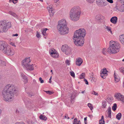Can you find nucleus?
I'll return each instance as SVG.
<instances>
[{
	"label": "nucleus",
	"instance_id": "aec40b11",
	"mask_svg": "<svg viewBox=\"0 0 124 124\" xmlns=\"http://www.w3.org/2000/svg\"><path fill=\"white\" fill-rule=\"evenodd\" d=\"M103 16L101 15H98L95 17V19L99 21L101 20L103 18Z\"/></svg>",
	"mask_w": 124,
	"mask_h": 124
},
{
	"label": "nucleus",
	"instance_id": "2f4dec72",
	"mask_svg": "<svg viewBox=\"0 0 124 124\" xmlns=\"http://www.w3.org/2000/svg\"><path fill=\"white\" fill-rule=\"evenodd\" d=\"M117 108V105L116 103L114 104L113 106L112 107V109L114 111H115Z\"/></svg>",
	"mask_w": 124,
	"mask_h": 124
},
{
	"label": "nucleus",
	"instance_id": "a19ab883",
	"mask_svg": "<svg viewBox=\"0 0 124 124\" xmlns=\"http://www.w3.org/2000/svg\"><path fill=\"white\" fill-rule=\"evenodd\" d=\"M70 60H68L67 59L66 62H65V63L66 64L69 65L70 64Z\"/></svg>",
	"mask_w": 124,
	"mask_h": 124
},
{
	"label": "nucleus",
	"instance_id": "473e14b6",
	"mask_svg": "<svg viewBox=\"0 0 124 124\" xmlns=\"http://www.w3.org/2000/svg\"><path fill=\"white\" fill-rule=\"evenodd\" d=\"M85 73H83L80 75V79L84 78L85 76Z\"/></svg>",
	"mask_w": 124,
	"mask_h": 124
},
{
	"label": "nucleus",
	"instance_id": "6ab92c4d",
	"mask_svg": "<svg viewBox=\"0 0 124 124\" xmlns=\"http://www.w3.org/2000/svg\"><path fill=\"white\" fill-rule=\"evenodd\" d=\"M119 38V40L121 43L124 45V34L120 35Z\"/></svg>",
	"mask_w": 124,
	"mask_h": 124
},
{
	"label": "nucleus",
	"instance_id": "c9c22d12",
	"mask_svg": "<svg viewBox=\"0 0 124 124\" xmlns=\"http://www.w3.org/2000/svg\"><path fill=\"white\" fill-rule=\"evenodd\" d=\"M18 1V0H9V2H12L14 4H16Z\"/></svg>",
	"mask_w": 124,
	"mask_h": 124
},
{
	"label": "nucleus",
	"instance_id": "8fccbe9b",
	"mask_svg": "<svg viewBox=\"0 0 124 124\" xmlns=\"http://www.w3.org/2000/svg\"><path fill=\"white\" fill-rule=\"evenodd\" d=\"M108 2L111 3H113V0H106Z\"/></svg>",
	"mask_w": 124,
	"mask_h": 124
},
{
	"label": "nucleus",
	"instance_id": "3c124183",
	"mask_svg": "<svg viewBox=\"0 0 124 124\" xmlns=\"http://www.w3.org/2000/svg\"><path fill=\"white\" fill-rule=\"evenodd\" d=\"M28 95L31 97L34 95L33 93H28Z\"/></svg>",
	"mask_w": 124,
	"mask_h": 124
},
{
	"label": "nucleus",
	"instance_id": "bf43d9fd",
	"mask_svg": "<svg viewBox=\"0 0 124 124\" xmlns=\"http://www.w3.org/2000/svg\"><path fill=\"white\" fill-rule=\"evenodd\" d=\"M59 0H54V2L55 3H57L58 2Z\"/></svg>",
	"mask_w": 124,
	"mask_h": 124
},
{
	"label": "nucleus",
	"instance_id": "58836bf2",
	"mask_svg": "<svg viewBox=\"0 0 124 124\" xmlns=\"http://www.w3.org/2000/svg\"><path fill=\"white\" fill-rule=\"evenodd\" d=\"M88 106L90 108L91 110H92L93 108V106L92 104L91 103H89L88 104Z\"/></svg>",
	"mask_w": 124,
	"mask_h": 124
},
{
	"label": "nucleus",
	"instance_id": "a878e982",
	"mask_svg": "<svg viewBox=\"0 0 124 124\" xmlns=\"http://www.w3.org/2000/svg\"><path fill=\"white\" fill-rule=\"evenodd\" d=\"M107 52H108V50L106 48H104L102 51V54L104 55H106L107 54Z\"/></svg>",
	"mask_w": 124,
	"mask_h": 124
},
{
	"label": "nucleus",
	"instance_id": "0e129e2a",
	"mask_svg": "<svg viewBox=\"0 0 124 124\" xmlns=\"http://www.w3.org/2000/svg\"><path fill=\"white\" fill-rule=\"evenodd\" d=\"M52 78V76H51L49 79V80H51V79Z\"/></svg>",
	"mask_w": 124,
	"mask_h": 124
},
{
	"label": "nucleus",
	"instance_id": "f03ea898",
	"mask_svg": "<svg viewBox=\"0 0 124 124\" xmlns=\"http://www.w3.org/2000/svg\"><path fill=\"white\" fill-rule=\"evenodd\" d=\"M81 13V9L79 7L75 6L73 7L69 13L70 19L73 22L78 21L79 19Z\"/></svg>",
	"mask_w": 124,
	"mask_h": 124
},
{
	"label": "nucleus",
	"instance_id": "cd10ccee",
	"mask_svg": "<svg viewBox=\"0 0 124 124\" xmlns=\"http://www.w3.org/2000/svg\"><path fill=\"white\" fill-rule=\"evenodd\" d=\"M104 26V28L105 29H107V31H110L111 33L112 34V31L111 30V28L110 27L108 26H107L106 25Z\"/></svg>",
	"mask_w": 124,
	"mask_h": 124
},
{
	"label": "nucleus",
	"instance_id": "0eeeda50",
	"mask_svg": "<svg viewBox=\"0 0 124 124\" xmlns=\"http://www.w3.org/2000/svg\"><path fill=\"white\" fill-rule=\"evenodd\" d=\"M31 60L30 57L25 58L22 61V65L24 69L28 70H32L34 69L33 65L30 64Z\"/></svg>",
	"mask_w": 124,
	"mask_h": 124
},
{
	"label": "nucleus",
	"instance_id": "423d86ee",
	"mask_svg": "<svg viewBox=\"0 0 124 124\" xmlns=\"http://www.w3.org/2000/svg\"><path fill=\"white\" fill-rule=\"evenodd\" d=\"M19 92V90L16 86L10 84L7 85L3 91V93H16Z\"/></svg>",
	"mask_w": 124,
	"mask_h": 124
},
{
	"label": "nucleus",
	"instance_id": "09e8293b",
	"mask_svg": "<svg viewBox=\"0 0 124 124\" xmlns=\"http://www.w3.org/2000/svg\"><path fill=\"white\" fill-rule=\"evenodd\" d=\"M84 81L85 82V84L86 85L88 84V83L87 80L85 79H84Z\"/></svg>",
	"mask_w": 124,
	"mask_h": 124
},
{
	"label": "nucleus",
	"instance_id": "de8ad7c7",
	"mask_svg": "<svg viewBox=\"0 0 124 124\" xmlns=\"http://www.w3.org/2000/svg\"><path fill=\"white\" fill-rule=\"evenodd\" d=\"M87 2L90 3H92L94 0H86Z\"/></svg>",
	"mask_w": 124,
	"mask_h": 124
},
{
	"label": "nucleus",
	"instance_id": "ea45409f",
	"mask_svg": "<svg viewBox=\"0 0 124 124\" xmlns=\"http://www.w3.org/2000/svg\"><path fill=\"white\" fill-rule=\"evenodd\" d=\"M73 124H79L77 118H75L74 120Z\"/></svg>",
	"mask_w": 124,
	"mask_h": 124
},
{
	"label": "nucleus",
	"instance_id": "e433bc0d",
	"mask_svg": "<svg viewBox=\"0 0 124 124\" xmlns=\"http://www.w3.org/2000/svg\"><path fill=\"white\" fill-rule=\"evenodd\" d=\"M70 74L71 76L73 77L74 78L75 77V73L73 71L71 70L70 72Z\"/></svg>",
	"mask_w": 124,
	"mask_h": 124
},
{
	"label": "nucleus",
	"instance_id": "680f3d73",
	"mask_svg": "<svg viewBox=\"0 0 124 124\" xmlns=\"http://www.w3.org/2000/svg\"><path fill=\"white\" fill-rule=\"evenodd\" d=\"M95 95H98V93H93Z\"/></svg>",
	"mask_w": 124,
	"mask_h": 124
},
{
	"label": "nucleus",
	"instance_id": "c03bdc74",
	"mask_svg": "<svg viewBox=\"0 0 124 124\" xmlns=\"http://www.w3.org/2000/svg\"><path fill=\"white\" fill-rule=\"evenodd\" d=\"M43 91L44 92H46V93H54V92L53 91H45L44 90H43Z\"/></svg>",
	"mask_w": 124,
	"mask_h": 124
},
{
	"label": "nucleus",
	"instance_id": "f704fd0d",
	"mask_svg": "<svg viewBox=\"0 0 124 124\" xmlns=\"http://www.w3.org/2000/svg\"><path fill=\"white\" fill-rule=\"evenodd\" d=\"M75 97V93H72L71 96V100H73Z\"/></svg>",
	"mask_w": 124,
	"mask_h": 124
},
{
	"label": "nucleus",
	"instance_id": "4468645a",
	"mask_svg": "<svg viewBox=\"0 0 124 124\" xmlns=\"http://www.w3.org/2000/svg\"><path fill=\"white\" fill-rule=\"evenodd\" d=\"M47 9L49 11L50 16H53L54 13V11L53 10L52 7L50 6H49L47 7Z\"/></svg>",
	"mask_w": 124,
	"mask_h": 124
},
{
	"label": "nucleus",
	"instance_id": "4be33fe9",
	"mask_svg": "<svg viewBox=\"0 0 124 124\" xmlns=\"http://www.w3.org/2000/svg\"><path fill=\"white\" fill-rule=\"evenodd\" d=\"M101 71L102 72V73L104 74L103 76H105L106 75H107L108 74L107 72L108 71L107 70L106 68L102 69Z\"/></svg>",
	"mask_w": 124,
	"mask_h": 124
},
{
	"label": "nucleus",
	"instance_id": "393cba45",
	"mask_svg": "<svg viewBox=\"0 0 124 124\" xmlns=\"http://www.w3.org/2000/svg\"><path fill=\"white\" fill-rule=\"evenodd\" d=\"M39 118L41 119L44 120H46L47 118L45 116L41 115L39 117Z\"/></svg>",
	"mask_w": 124,
	"mask_h": 124
},
{
	"label": "nucleus",
	"instance_id": "f257e3e1",
	"mask_svg": "<svg viewBox=\"0 0 124 124\" xmlns=\"http://www.w3.org/2000/svg\"><path fill=\"white\" fill-rule=\"evenodd\" d=\"M85 29L80 28L76 30L73 36V42L77 46H82L84 43V37L86 34Z\"/></svg>",
	"mask_w": 124,
	"mask_h": 124
},
{
	"label": "nucleus",
	"instance_id": "5701e85b",
	"mask_svg": "<svg viewBox=\"0 0 124 124\" xmlns=\"http://www.w3.org/2000/svg\"><path fill=\"white\" fill-rule=\"evenodd\" d=\"M114 80L115 82H118L119 81L120 78L119 77L117 76L115 74V73L114 74Z\"/></svg>",
	"mask_w": 124,
	"mask_h": 124
},
{
	"label": "nucleus",
	"instance_id": "e2e57ef3",
	"mask_svg": "<svg viewBox=\"0 0 124 124\" xmlns=\"http://www.w3.org/2000/svg\"><path fill=\"white\" fill-rule=\"evenodd\" d=\"M84 120L85 121H86L87 120V118H86V117H85L84 118Z\"/></svg>",
	"mask_w": 124,
	"mask_h": 124
},
{
	"label": "nucleus",
	"instance_id": "37998d69",
	"mask_svg": "<svg viewBox=\"0 0 124 124\" xmlns=\"http://www.w3.org/2000/svg\"><path fill=\"white\" fill-rule=\"evenodd\" d=\"M39 80L40 81V82L41 83H42L44 82V80H43L42 78L40 77L39 78Z\"/></svg>",
	"mask_w": 124,
	"mask_h": 124
},
{
	"label": "nucleus",
	"instance_id": "6e6552de",
	"mask_svg": "<svg viewBox=\"0 0 124 124\" xmlns=\"http://www.w3.org/2000/svg\"><path fill=\"white\" fill-rule=\"evenodd\" d=\"M11 27V22H8L7 23L5 21H0V33L6 32L8 29Z\"/></svg>",
	"mask_w": 124,
	"mask_h": 124
},
{
	"label": "nucleus",
	"instance_id": "f3484780",
	"mask_svg": "<svg viewBox=\"0 0 124 124\" xmlns=\"http://www.w3.org/2000/svg\"><path fill=\"white\" fill-rule=\"evenodd\" d=\"M21 76L23 79L24 80V82L25 84L28 82V79L27 77L23 73L21 74Z\"/></svg>",
	"mask_w": 124,
	"mask_h": 124
},
{
	"label": "nucleus",
	"instance_id": "4c0bfd02",
	"mask_svg": "<svg viewBox=\"0 0 124 124\" xmlns=\"http://www.w3.org/2000/svg\"><path fill=\"white\" fill-rule=\"evenodd\" d=\"M119 70L120 71L124 74V68L122 67L120 68Z\"/></svg>",
	"mask_w": 124,
	"mask_h": 124
},
{
	"label": "nucleus",
	"instance_id": "5fc2aeb1",
	"mask_svg": "<svg viewBox=\"0 0 124 124\" xmlns=\"http://www.w3.org/2000/svg\"><path fill=\"white\" fill-rule=\"evenodd\" d=\"M108 113H110L111 112V109L110 108H108Z\"/></svg>",
	"mask_w": 124,
	"mask_h": 124
},
{
	"label": "nucleus",
	"instance_id": "79ce46f5",
	"mask_svg": "<svg viewBox=\"0 0 124 124\" xmlns=\"http://www.w3.org/2000/svg\"><path fill=\"white\" fill-rule=\"evenodd\" d=\"M36 32V36L38 38H40V35L39 34V33L38 31H37Z\"/></svg>",
	"mask_w": 124,
	"mask_h": 124
},
{
	"label": "nucleus",
	"instance_id": "49530a36",
	"mask_svg": "<svg viewBox=\"0 0 124 124\" xmlns=\"http://www.w3.org/2000/svg\"><path fill=\"white\" fill-rule=\"evenodd\" d=\"M103 75L104 74L101 72V73L100 76L102 78L104 79L106 77H105V76H103Z\"/></svg>",
	"mask_w": 124,
	"mask_h": 124
},
{
	"label": "nucleus",
	"instance_id": "7ed1b4c3",
	"mask_svg": "<svg viewBox=\"0 0 124 124\" xmlns=\"http://www.w3.org/2000/svg\"><path fill=\"white\" fill-rule=\"evenodd\" d=\"M57 28L59 33L61 34H65L69 32V28L67 26V23L64 19L59 21L58 22Z\"/></svg>",
	"mask_w": 124,
	"mask_h": 124
},
{
	"label": "nucleus",
	"instance_id": "774afa93",
	"mask_svg": "<svg viewBox=\"0 0 124 124\" xmlns=\"http://www.w3.org/2000/svg\"><path fill=\"white\" fill-rule=\"evenodd\" d=\"M85 91H82L81 92V93H84V92H85Z\"/></svg>",
	"mask_w": 124,
	"mask_h": 124
},
{
	"label": "nucleus",
	"instance_id": "bb28decb",
	"mask_svg": "<svg viewBox=\"0 0 124 124\" xmlns=\"http://www.w3.org/2000/svg\"><path fill=\"white\" fill-rule=\"evenodd\" d=\"M105 122L104 120V116H102L101 119L99 120V124H104Z\"/></svg>",
	"mask_w": 124,
	"mask_h": 124
},
{
	"label": "nucleus",
	"instance_id": "9b49d317",
	"mask_svg": "<svg viewBox=\"0 0 124 124\" xmlns=\"http://www.w3.org/2000/svg\"><path fill=\"white\" fill-rule=\"evenodd\" d=\"M97 4L100 7H103L107 4V2L104 0H96Z\"/></svg>",
	"mask_w": 124,
	"mask_h": 124
},
{
	"label": "nucleus",
	"instance_id": "a18cd8bd",
	"mask_svg": "<svg viewBox=\"0 0 124 124\" xmlns=\"http://www.w3.org/2000/svg\"><path fill=\"white\" fill-rule=\"evenodd\" d=\"M90 79L91 80V81L92 82H93L94 81V78L92 77H91L90 78Z\"/></svg>",
	"mask_w": 124,
	"mask_h": 124
},
{
	"label": "nucleus",
	"instance_id": "13d9d810",
	"mask_svg": "<svg viewBox=\"0 0 124 124\" xmlns=\"http://www.w3.org/2000/svg\"><path fill=\"white\" fill-rule=\"evenodd\" d=\"M64 118H67V119H69L70 118L68 116H64Z\"/></svg>",
	"mask_w": 124,
	"mask_h": 124
},
{
	"label": "nucleus",
	"instance_id": "4d7b16f0",
	"mask_svg": "<svg viewBox=\"0 0 124 124\" xmlns=\"http://www.w3.org/2000/svg\"><path fill=\"white\" fill-rule=\"evenodd\" d=\"M18 36V34L17 33L16 34H13L12 35V36H13V37H14V36L17 37Z\"/></svg>",
	"mask_w": 124,
	"mask_h": 124
},
{
	"label": "nucleus",
	"instance_id": "2eb2a0df",
	"mask_svg": "<svg viewBox=\"0 0 124 124\" xmlns=\"http://www.w3.org/2000/svg\"><path fill=\"white\" fill-rule=\"evenodd\" d=\"M83 62L82 59L81 58L79 57L76 59V64L77 65L79 66Z\"/></svg>",
	"mask_w": 124,
	"mask_h": 124
},
{
	"label": "nucleus",
	"instance_id": "dca6fc26",
	"mask_svg": "<svg viewBox=\"0 0 124 124\" xmlns=\"http://www.w3.org/2000/svg\"><path fill=\"white\" fill-rule=\"evenodd\" d=\"M110 22L112 23L116 24L117 21V18L116 16H114L112 17L110 20Z\"/></svg>",
	"mask_w": 124,
	"mask_h": 124
},
{
	"label": "nucleus",
	"instance_id": "603ef678",
	"mask_svg": "<svg viewBox=\"0 0 124 124\" xmlns=\"http://www.w3.org/2000/svg\"><path fill=\"white\" fill-rule=\"evenodd\" d=\"M15 124H25L23 122H17L15 123Z\"/></svg>",
	"mask_w": 124,
	"mask_h": 124
},
{
	"label": "nucleus",
	"instance_id": "6e6d98bb",
	"mask_svg": "<svg viewBox=\"0 0 124 124\" xmlns=\"http://www.w3.org/2000/svg\"><path fill=\"white\" fill-rule=\"evenodd\" d=\"M108 117L111 118V113H108Z\"/></svg>",
	"mask_w": 124,
	"mask_h": 124
},
{
	"label": "nucleus",
	"instance_id": "412c9836",
	"mask_svg": "<svg viewBox=\"0 0 124 124\" xmlns=\"http://www.w3.org/2000/svg\"><path fill=\"white\" fill-rule=\"evenodd\" d=\"M68 48V47L67 46L63 45L62 46L61 49L62 51L65 52Z\"/></svg>",
	"mask_w": 124,
	"mask_h": 124
},
{
	"label": "nucleus",
	"instance_id": "69168bd1",
	"mask_svg": "<svg viewBox=\"0 0 124 124\" xmlns=\"http://www.w3.org/2000/svg\"><path fill=\"white\" fill-rule=\"evenodd\" d=\"M1 110L0 109V114H1Z\"/></svg>",
	"mask_w": 124,
	"mask_h": 124
},
{
	"label": "nucleus",
	"instance_id": "9d476101",
	"mask_svg": "<svg viewBox=\"0 0 124 124\" xmlns=\"http://www.w3.org/2000/svg\"><path fill=\"white\" fill-rule=\"evenodd\" d=\"M2 95L4 100L6 101H10L14 96V93H3Z\"/></svg>",
	"mask_w": 124,
	"mask_h": 124
},
{
	"label": "nucleus",
	"instance_id": "b1692460",
	"mask_svg": "<svg viewBox=\"0 0 124 124\" xmlns=\"http://www.w3.org/2000/svg\"><path fill=\"white\" fill-rule=\"evenodd\" d=\"M47 30V29L45 28L43 29V30L42 31V33L43 35L44 36H46V31Z\"/></svg>",
	"mask_w": 124,
	"mask_h": 124
},
{
	"label": "nucleus",
	"instance_id": "f8f14e48",
	"mask_svg": "<svg viewBox=\"0 0 124 124\" xmlns=\"http://www.w3.org/2000/svg\"><path fill=\"white\" fill-rule=\"evenodd\" d=\"M49 52L50 55L53 57L57 58L58 57L59 55L56 53V51L54 49L51 48L49 50Z\"/></svg>",
	"mask_w": 124,
	"mask_h": 124
},
{
	"label": "nucleus",
	"instance_id": "39448f33",
	"mask_svg": "<svg viewBox=\"0 0 124 124\" xmlns=\"http://www.w3.org/2000/svg\"><path fill=\"white\" fill-rule=\"evenodd\" d=\"M0 50L8 55H13V53L11 51L10 46L4 41H0Z\"/></svg>",
	"mask_w": 124,
	"mask_h": 124
},
{
	"label": "nucleus",
	"instance_id": "864d4df0",
	"mask_svg": "<svg viewBox=\"0 0 124 124\" xmlns=\"http://www.w3.org/2000/svg\"><path fill=\"white\" fill-rule=\"evenodd\" d=\"M10 44L11 45H12V46H14L15 47H16V46L15 45V43H13L11 42L10 43Z\"/></svg>",
	"mask_w": 124,
	"mask_h": 124
},
{
	"label": "nucleus",
	"instance_id": "ddd939ff",
	"mask_svg": "<svg viewBox=\"0 0 124 124\" xmlns=\"http://www.w3.org/2000/svg\"><path fill=\"white\" fill-rule=\"evenodd\" d=\"M115 97L116 99L122 101L124 103V96L121 93H116Z\"/></svg>",
	"mask_w": 124,
	"mask_h": 124
},
{
	"label": "nucleus",
	"instance_id": "338daca9",
	"mask_svg": "<svg viewBox=\"0 0 124 124\" xmlns=\"http://www.w3.org/2000/svg\"><path fill=\"white\" fill-rule=\"evenodd\" d=\"M33 82H34V83H36V80H34L33 81Z\"/></svg>",
	"mask_w": 124,
	"mask_h": 124
},
{
	"label": "nucleus",
	"instance_id": "a211bd4d",
	"mask_svg": "<svg viewBox=\"0 0 124 124\" xmlns=\"http://www.w3.org/2000/svg\"><path fill=\"white\" fill-rule=\"evenodd\" d=\"M8 13L13 16L14 18H16L17 19H18L19 18L18 17L16 14L11 11H9Z\"/></svg>",
	"mask_w": 124,
	"mask_h": 124
},
{
	"label": "nucleus",
	"instance_id": "1a4fd4ad",
	"mask_svg": "<svg viewBox=\"0 0 124 124\" xmlns=\"http://www.w3.org/2000/svg\"><path fill=\"white\" fill-rule=\"evenodd\" d=\"M116 3L115 10L117 12H124V0H118Z\"/></svg>",
	"mask_w": 124,
	"mask_h": 124
},
{
	"label": "nucleus",
	"instance_id": "20e7f679",
	"mask_svg": "<svg viewBox=\"0 0 124 124\" xmlns=\"http://www.w3.org/2000/svg\"><path fill=\"white\" fill-rule=\"evenodd\" d=\"M120 47V46L119 42L111 40L110 42L109 46L108 49V52L115 54L119 51Z\"/></svg>",
	"mask_w": 124,
	"mask_h": 124
},
{
	"label": "nucleus",
	"instance_id": "052dcab7",
	"mask_svg": "<svg viewBox=\"0 0 124 124\" xmlns=\"http://www.w3.org/2000/svg\"><path fill=\"white\" fill-rule=\"evenodd\" d=\"M78 122L79 123V124H81V122L80 120H79L78 121Z\"/></svg>",
	"mask_w": 124,
	"mask_h": 124
},
{
	"label": "nucleus",
	"instance_id": "7c9ffc66",
	"mask_svg": "<svg viewBox=\"0 0 124 124\" xmlns=\"http://www.w3.org/2000/svg\"><path fill=\"white\" fill-rule=\"evenodd\" d=\"M65 53V54H70L71 53L70 49L68 47Z\"/></svg>",
	"mask_w": 124,
	"mask_h": 124
},
{
	"label": "nucleus",
	"instance_id": "72a5a7b5",
	"mask_svg": "<svg viewBox=\"0 0 124 124\" xmlns=\"http://www.w3.org/2000/svg\"><path fill=\"white\" fill-rule=\"evenodd\" d=\"M0 65H5V62L2 61L0 58Z\"/></svg>",
	"mask_w": 124,
	"mask_h": 124
},
{
	"label": "nucleus",
	"instance_id": "c85d7f7f",
	"mask_svg": "<svg viewBox=\"0 0 124 124\" xmlns=\"http://www.w3.org/2000/svg\"><path fill=\"white\" fill-rule=\"evenodd\" d=\"M107 105V102L105 101H103L102 103V108H105L106 107Z\"/></svg>",
	"mask_w": 124,
	"mask_h": 124
},
{
	"label": "nucleus",
	"instance_id": "c756f323",
	"mask_svg": "<svg viewBox=\"0 0 124 124\" xmlns=\"http://www.w3.org/2000/svg\"><path fill=\"white\" fill-rule=\"evenodd\" d=\"M122 115L121 113H119L116 116V118L118 120H120L121 117Z\"/></svg>",
	"mask_w": 124,
	"mask_h": 124
}]
</instances>
